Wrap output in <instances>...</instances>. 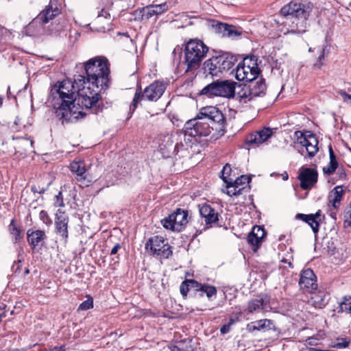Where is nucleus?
Returning <instances> with one entry per match:
<instances>
[{"label":"nucleus","instance_id":"3","mask_svg":"<svg viewBox=\"0 0 351 351\" xmlns=\"http://www.w3.org/2000/svg\"><path fill=\"white\" fill-rule=\"evenodd\" d=\"M86 77L84 86L90 88L89 96L96 107L100 94L108 87L110 69L108 60L100 57L90 59L84 64Z\"/></svg>","mask_w":351,"mask_h":351},{"label":"nucleus","instance_id":"22","mask_svg":"<svg viewBox=\"0 0 351 351\" xmlns=\"http://www.w3.org/2000/svg\"><path fill=\"white\" fill-rule=\"evenodd\" d=\"M69 168L71 171L76 175L77 180L82 181L88 180L87 175L86 174V169L84 161L74 160L71 162Z\"/></svg>","mask_w":351,"mask_h":351},{"label":"nucleus","instance_id":"7","mask_svg":"<svg viewBox=\"0 0 351 351\" xmlns=\"http://www.w3.org/2000/svg\"><path fill=\"white\" fill-rule=\"evenodd\" d=\"M165 89V84L158 81H156L147 86L143 93H141V88L138 87L130 107V112L132 113L136 110L138 102L141 100L157 101L162 95Z\"/></svg>","mask_w":351,"mask_h":351},{"label":"nucleus","instance_id":"17","mask_svg":"<svg viewBox=\"0 0 351 351\" xmlns=\"http://www.w3.org/2000/svg\"><path fill=\"white\" fill-rule=\"evenodd\" d=\"M300 288L308 291L312 292L316 290L317 285L316 283V276L311 269H306L302 271L299 280Z\"/></svg>","mask_w":351,"mask_h":351},{"label":"nucleus","instance_id":"37","mask_svg":"<svg viewBox=\"0 0 351 351\" xmlns=\"http://www.w3.org/2000/svg\"><path fill=\"white\" fill-rule=\"evenodd\" d=\"M312 228L313 232L316 234L319 232V223L317 219L313 217V215H309L308 220L306 221Z\"/></svg>","mask_w":351,"mask_h":351},{"label":"nucleus","instance_id":"29","mask_svg":"<svg viewBox=\"0 0 351 351\" xmlns=\"http://www.w3.org/2000/svg\"><path fill=\"white\" fill-rule=\"evenodd\" d=\"M224 182L226 183L227 188L226 193L229 196H238L242 193L243 187H239V186L235 185L232 182V179Z\"/></svg>","mask_w":351,"mask_h":351},{"label":"nucleus","instance_id":"64","mask_svg":"<svg viewBox=\"0 0 351 351\" xmlns=\"http://www.w3.org/2000/svg\"><path fill=\"white\" fill-rule=\"evenodd\" d=\"M341 176H341L346 177V174H345L344 173H341V176Z\"/></svg>","mask_w":351,"mask_h":351},{"label":"nucleus","instance_id":"54","mask_svg":"<svg viewBox=\"0 0 351 351\" xmlns=\"http://www.w3.org/2000/svg\"><path fill=\"white\" fill-rule=\"evenodd\" d=\"M315 219H317L318 221H321V210H318L315 214H312Z\"/></svg>","mask_w":351,"mask_h":351},{"label":"nucleus","instance_id":"63","mask_svg":"<svg viewBox=\"0 0 351 351\" xmlns=\"http://www.w3.org/2000/svg\"><path fill=\"white\" fill-rule=\"evenodd\" d=\"M29 273V270L28 269H26L25 270V274H28Z\"/></svg>","mask_w":351,"mask_h":351},{"label":"nucleus","instance_id":"51","mask_svg":"<svg viewBox=\"0 0 351 351\" xmlns=\"http://www.w3.org/2000/svg\"><path fill=\"white\" fill-rule=\"evenodd\" d=\"M14 124L16 125H23L24 128H26V125L25 124V121L22 118L17 117L14 121Z\"/></svg>","mask_w":351,"mask_h":351},{"label":"nucleus","instance_id":"19","mask_svg":"<svg viewBox=\"0 0 351 351\" xmlns=\"http://www.w3.org/2000/svg\"><path fill=\"white\" fill-rule=\"evenodd\" d=\"M216 31L223 37L236 38L241 34V32L234 25L223 23H216L213 25Z\"/></svg>","mask_w":351,"mask_h":351},{"label":"nucleus","instance_id":"2","mask_svg":"<svg viewBox=\"0 0 351 351\" xmlns=\"http://www.w3.org/2000/svg\"><path fill=\"white\" fill-rule=\"evenodd\" d=\"M226 121L223 114L215 106H206L199 110L196 117L187 121L184 125L186 136L202 137L212 134L211 138L216 140L224 135Z\"/></svg>","mask_w":351,"mask_h":351},{"label":"nucleus","instance_id":"43","mask_svg":"<svg viewBox=\"0 0 351 351\" xmlns=\"http://www.w3.org/2000/svg\"><path fill=\"white\" fill-rule=\"evenodd\" d=\"M251 232L254 233V234L261 240H262L265 236L264 229L258 226L254 227Z\"/></svg>","mask_w":351,"mask_h":351},{"label":"nucleus","instance_id":"41","mask_svg":"<svg viewBox=\"0 0 351 351\" xmlns=\"http://www.w3.org/2000/svg\"><path fill=\"white\" fill-rule=\"evenodd\" d=\"M350 344V341L345 338H340L337 339V342L331 344L330 347L337 348H347Z\"/></svg>","mask_w":351,"mask_h":351},{"label":"nucleus","instance_id":"36","mask_svg":"<svg viewBox=\"0 0 351 351\" xmlns=\"http://www.w3.org/2000/svg\"><path fill=\"white\" fill-rule=\"evenodd\" d=\"M195 285H197V282L193 280L182 282L180 287L181 293L184 296L186 295L189 291V287H193Z\"/></svg>","mask_w":351,"mask_h":351},{"label":"nucleus","instance_id":"52","mask_svg":"<svg viewBox=\"0 0 351 351\" xmlns=\"http://www.w3.org/2000/svg\"><path fill=\"white\" fill-rule=\"evenodd\" d=\"M121 248V245L119 243H117L111 250L110 254L114 255L117 253L118 250Z\"/></svg>","mask_w":351,"mask_h":351},{"label":"nucleus","instance_id":"4","mask_svg":"<svg viewBox=\"0 0 351 351\" xmlns=\"http://www.w3.org/2000/svg\"><path fill=\"white\" fill-rule=\"evenodd\" d=\"M308 6L296 1H291L280 12L283 17L284 34H302L306 32V21L310 14Z\"/></svg>","mask_w":351,"mask_h":351},{"label":"nucleus","instance_id":"50","mask_svg":"<svg viewBox=\"0 0 351 351\" xmlns=\"http://www.w3.org/2000/svg\"><path fill=\"white\" fill-rule=\"evenodd\" d=\"M344 217L351 219V203L347 206L345 210Z\"/></svg>","mask_w":351,"mask_h":351},{"label":"nucleus","instance_id":"60","mask_svg":"<svg viewBox=\"0 0 351 351\" xmlns=\"http://www.w3.org/2000/svg\"><path fill=\"white\" fill-rule=\"evenodd\" d=\"M7 32V29H3L1 25H0V35H2L3 34V32Z\"/></svg>","mask_w":351,"mask_h":351},{"label":"nucleus","instance_id":"48","mask_svg":"<svg viewBox=\"0 0 351 351\" xmlns=\"http://www.w3.org/2000/svg\"><path fill=\"white\" fill-rule=\"evenodd\" d=\"M308 217H309V215L298 213V214L296 215L295 218L297 219H301V220H302V221L306 222V220H308Z\"/></svg>","mask_w":351,"mask_h":351},{"label":"nucleus","instance_id":"58","mask_svg":"<svg viewBox=\"0 0 351 351\" xmlns=\"http://www.w3.org/2000/svg\"><path fill=\"white\" fill-rule=\"evenodd\" d=\"M330 216L334 219H336V213L335 212H330Z\"/></svg>","mask_w":351,"mask_h":351},{"label":"nucleus","instance_id":"5","mask_svg":"<svg viewBox=\"0 0 351 351\" xmlns=\"http://www.w3.org/2000/svg\"><path fill=\"white\" fill-rule=\"evenodd\" d=\"M208 51V47L200 40L191 39L185 46L184 58L189 69H197Z\"/></svg>","mask_w":351,"mask_h":351},{"label":"nucleus","instance_id":"11","mask_svg":"<svg viewBox=\"0 0 351 351\" xmlns=\"http://www.w3.org/2000/svg\"><path fill=\"white\" fill-rule=\"evenodd\" d=\"M145 249L161 258H168L172 254L171 247L161 236L150 238L145 244Z\"/></svg>","mask_w":351,"mask_h":351},{"label":"nucleus","instance_id":"57","mask_svg":"<svg viewBox=\"0 0 351 351\" xmlns=\"http://www.w3.org/2000/svg\"><path fill=\"white\" fill-rule=\"evenodd\" d=\"M308 351H324V350L317 349V348H308Z\"/></svg>","mask_w":351,"mask_h":351},{"label":"nucleus","instance_id":"30","mask_svg":"<svg viewBox=\"0 0 351 351\" xmlns=\"http://www.w3.org/2000/svg\"><path fill=\"white\" fill-rule=\"evenodd\" d=\"M197 287H199L198 290L201 291L202 292H204L206 294V296L208 298H210L211 297L217 294V289L214 286L208 285H197Z\"/></svg>","mask_w":351,"mask_h":351},{"label":"nucleus","instance_id":"62","mask_svg":"<svg viewBox=\"0 0 351 351\" xmlns=\"http://www.w3.org/2000/svg\"><path fill=\"white\" fill-rule=\"evenodd\" d=\"M2 104H3V99L1 97H0V108L1 107Z\"/></svg>","mask_w":351,"mask_h":351},{"label":"nucleus","instance_id":"10","mask_svg":"<svg viewBox=\"0 0 351 351\" xmlns=\"http://www.w3.org/2000/svg\"><path fill=\"white\" fill-rule=\"evenodd\" d=\"M163 227L173 231L180 232L188 223V212L178 208L175 212L161 221Z\"/></svg>","mask_w":351,"mask_h":351},{"label":"nucleus","instance_id":"25","mask_svg":"<svg viewBox=\"0 0 351 351\" xmlns=\"http://www.w3.org/2000/svg\"><path fill=\"white\" fill-rule=\"evenodd\" d=\"M344 194V190L341 186H336L332 191L329 197L330 202L335 209H337L340 206V202Z\"/></svg>","mask_w":351,"mask_h":351},{"label":"nucleus","instance_id":"61","mask_svg":"<svg viewBox=\"0 0 351 351\" xmlns=\"http://www.w3.org/2000/svg\"><path fill=\"white\" fill-rule=\"evenodd\" d=\"M27 141H29V145L32 147H33V144H34V141L32 139H29V138H27Z\"/></svg>","mask_w":351,"mask_h":351},{"label":"nucleus","instance_id":"42","mask_svg":"<svg viewBox=\"0 0 351 351\" xmlns=\"http://www.w3.org/2000/svg\"><path fill=\"white\" fill-rule=\"evenodd\" d=\"M231 171V167L229 164H226L222 171H221V178L223 179V182H228V180H232L231 178H228L230 176V173Z\"/></svg>","mask_w":351,"mask_h":351},{"label":"nucleus","instance_id":"14","mask_svg":"<svg viewBox=\"0 0 351 351\" xmlns=\"http://www.w3.org/2000/svg\"><path fill=\"white\" fill-rule=\"evenodd\" d=\"M273 133L271 128H264L263 130L248 135L245 139V144L254 148L268 140L273 135Z\"/></svg>","mask_w":351,"mask_h":351},{"label":"nucleus","instance_id":"34","mask_svg":"<svg viewBox=\"0 0 351 351\" xmlns=\"http://www.w3.org/2000/svg\"><path fill=\"white\" fill-rule=\"evenodd\" d=\"M32 24L30 22L27 27H25V34L28 36H35L39 34L43 29V25L45 23H41V27L39 28V24H35L32 27H29Z\"/></svg>","mask_w":351,"mask_h":351},{"label":"nucleus","instance_id":"6","mask_svg":"<svg viewBox=\"0 0 351 351\" xmlns=\"http://www.w3.org/2000/svg\"><path fill=\"white\" fill-rule=\"evenodd\" d=\"M237 61L235 56L228 53H223L207 60L204 64V69L212 76H218L223 72L230 70Z\"/></svg>","mask_w":351,"mask_h":351},{"label":"nucleus","instance_id":"32","mask_svg":"<svg viewBox=\"0 0 351 351\" xmlns=\"http://www.w3.org/2000/svg\"><path fill=\"white\" fill-rule=\"evenodd\" d=\"M339 311L351 314V296H344L339 303Z\"/></svg>","mask_w":351,"mask_h":351},{"label":"nucleus","instance_id":"46","mask_svg":"<svg viewBox=\"0 0 351 351\" xmlns=\"http://www.w3.org/2000/svg\"><path fill=\"white\" fill-rule=\"evenodd\" d=\"M339 95L345 102L351 104V95L347 94L344 90L339 91Z\"/></svg>","mask_w":351,"mask_h":351},{"label":"nucleus","instance_id":"18","mask_svg":"<svg viewBox=\"0 0 351 351\" xmlns=\"http://www.w3.org/2000/svg\"><path fill=\"white\" fill-rule=\"evenodd\" d=\"M201 217L204 219L206 225L211 226L219 220L218 213L207 204H203L199 206V209Z\"/></svg>","mask_w":351,"mask_h":351},{"label":"nucleus","instance_id":"49","mask_svg":"<svg viewBox=\"0 0 351 351\" xmlns=\"http://www.w3.org/2000/svg\"><path fill=\"white\" fill-rule=\"evenodd\" d=\"M230 330V324H224L220 329V332L222 334H226L228 333Z\"/></svg>","mask_w":351,"mask_h":351},{"label":"nucleus","instance_id":"16","mask_svg":"<svg viewBox=\"0 0 351 351\" xmlns=\"http://www.w3.org/2000/svg\"><path fill=\"white\" fill-rule=\"evenodd\" d=\"M270 298L267 294H261L248 302L247 311L248 313L267 311L269 307Z\"/></svg>","mask_w":351,"mask_h":351},{"label":"nucleus","instance_id":"13","mask_svg":"<svg viewBox=\"0 0 351 351\" xmlns=\"http://www.w3.org/2000/svg\"><path fill=\"white\" fill-rule=\"evenodd\" d=\"M294 136L296 141L294 143L304 147L309 157L314 156L318 152V141L312 134H305L300 131H295Z\"/></svg>","mask_w":351,"mask_h":351},{"label":"nucleus","instance_id":"1","mask_svg":"<svg viewBox=\"0 0 351 351\" xmlns=\"http://www.w3.org/2000/svg\"><path fill=\"white\" fill-rule=\"evenodd\" d=\"M84 76L78 75L74 82L63 80L52 88L51 94L54 98L58 97L59 101L58 106H54L55 112L62 122H73L83 117L85 115L84 108L97 112V107L88 95L90 88L84 86Z\"/></svg>","mask_w":351,"mask_h":351},{"label":"nucleus","instance_id":"33","mask_svg":"<svg viewBox=\"0 0 351 351\" xmlns=\"http://www.w3.org/2000/svg\"><path fill=\"white\" fill-rule=\"evenodd\" d=\"M251 181V178L247 176H241L240 177H238L237 179H235L234 181L232 180V182L237 185L239 187H243V191L245 190L250 182Z\"/></svg>","mask_w":351,"mask_h":351},{"label":"nucleus","instance_id":"23","mask_svg":"<svg viewBox=\"0 0 351 351\" xmlns=\"http://www.w3.org/2000/svg\"><path fill=\"white\" fill-rule=\"evenodd\" d=\"M311 301L316 308H322L325 306L328 301V295L323 291H312Z\"/></svg>","mask_w":351,"mask_h":351},{"label":"nucleus","instance_id":"47","mask_svg":"<svg viewBox=\"0 0 351 351\" xmlns=\"http://www.w3.org/2000/svg\"><path fill=\"white\" fill-rule=\"evenodd\" d=\"M324 58V49H323L321 51V53L319 56L318 61L316 62L314 65L317 66L318 68H320L323 63L322 62V60Z\"/></svg>","mask_w":351,"mask_h":351},{"label":"nucleus","instance_id":"20","mask_svg":"<svg viewBox=\"0 0 351 351\" xmlns=\"http://www.w3.org/2000/svg\"><path fill=\"white\" fill-rule=\"evenodd\" d=\"M68 222L69 219L64 213L59 211L56 217V229L62 237L66 240L68 238Z\"/></svg>","mask_w":351,"mask_h":351},{"label":"nucleus","instance_id":"39","mask_svg":"<svg viewBox=\"0 0 351 351\" xmlns=\"http://www.w3.org/2000/svg\"><path fill=\"white\" fill-rule=\"evenodd\" d=\"M151 5L154 9L155 13L157 16L164 13L169 9V6L167 3H162L160 4H152Z\"/></svg>","mask_w":351,"mask_h":351},{"label":"nucleus","instance_id":"28","mask_svg":"<svg viewBox=\"0 0 351 351\" xmlns=\"http://www.w3.org/2000/svg\"><path fill=\"white\" fill-rule=\"evenodd\" d=\"M330 162L328 165L323 168V172L327 175L332 174L338 167V162L335 153L331 147L329 148Z\"/></svg>","mask_w":351,"mask_h":351},{"label":"nucleus","instance_id":"31","mask_svg":"<svg viewBox=\"0 0 351 351\" xmlns=\"http://www.w3.org/2000/svg\"><path fill=\"white\" fill-rule=\"evenodd\" d=\"M142 20H149L154 16H157L154 9L151 5H147L142 8L140 12Z\"/></svg>","mask_w":351,"mask_h":351},{"label":"nucleus","instance_id":"55","mask_svg":"<svg viewBox=\"0 0 351 351\" xmlns=\"http://www.w3.org/2000/svg\"><path fill=\"white\" fill-rule=\"evenodd\" d=\"M281 262L288 264L290 267H293V265H292L291 261L290 259L282 258L281 260Z\"/></svg>","mask_w":351,"mask_h":351},{"label":"nucleus","instance_id":"59","mask_svg":"<svg viewBox=\"0 0 351 351\" xmlns=\"http://www.w3.org/2000/svg\"><path fill=\"white\" fill-rule=\"evenodd\" d=\"M234 322L235 319L233 318H230L228 324H230V326H231Z\"/></svg>","mask_w":351,"mask_h":351},{"label":"nucleus","instance_id":"27","mask_svg":"<svg viewBox=\"0 0 351 351\" xmlns=\"http://www.w3.org/2000/svg\"><path fill=\"white\" fill-rule=\"evenodd\" d=\"M255 97L252 95L251 88L248 86H244L241 90L237 92L236 95V99L242 104H245L247 101H251Z\"/></svg>","mask_w":351,"mask_h":351},{"label":"nucleus","instance_id":"12","mask_svg":"<svg viewBox=\"0 0 351 351\" xmlns=\"http://www.w3.org/2000/svg\"><path fill=\"white\" fill-rule=\"evenodd\" d=\"M60 13V5L56 0H51L49 3L42 10L40 14L32 21L30 27L35 24H39V28L41 27V23L46 24L50 20L58 16Z\"/></svg>","mask_w":351,"mask_h":351},{"label":"nucleus","instance_id":"9","mask_svg":"<svg viewBox=\"0 0 351 351\" xmlns=\"http://www.w3.org/2000/svg\"><path fill=\"white\" fill-rule=\"evenodd\" d=\"M258 69L254 60L245 58L240 62L235 70V77L239 81L252 82L256 79Z\"/></svg>","mask_w":351,"mask_h":351},{"label":"nucleus","instance_id":"44","mask_svg":"<svg viewBox=\"0 0 351 351\" xmlns=\"http://www.w3.org/2000/svg\"><path fill=\"white\" fill-rule=\"evenodd\" d=\"M54 201V206L56 207H63L64 206V204L63 202V197L62 194V191H60L58 195H56Z\"/></svg>","mask_w":351,"mask_h":351},{"label":"nucleus","instance_id":"24","mask_svg":"<svg viewBox=\"0 0 351 351\" xmlns=\"http://www.w3.org/2000/svg\"><path fill=\"white\" fill-rule=\"evenodd\" d=\"M27 234L29 243L33 248L38 246L39 243L46 238L45 233L43 230L31 231L29 230Z\"/></svg>","mask_w":351,"mask_h":351},{"label":"nucleus","instance_id":"45","mask_svg":"<svg viewBox=\"0 0 351 351\" xmlns=\"http://www.w3.org/2000/svg\"><path fill=\"white\" fill-rule=\"evenodd\" d=\"M39 217L40 220L43 221V223L47 224L49 223H51V219L47 214V213L45 210H41L39 213Z\"/></svg>","mask_w":351,"mask_h":351},{"label":"nucleus","instance_id":"26","mask_svg":"<svg viewBox=\"0 0 351 351\" xmlns=\"http://www.w3.org/2000/svg\"><path fill=\"white\" fill-rule=\"evenodd\" d=\"M251 88L252 95L256 97L263 96L265 94L266 84L264 79H259L249 86Z\"/></svg>","mask_w":351,"mask_h":351},{"label":"nucleus","instance_id":"56","mask_svg":"<svg viewBox=\"0 0 351 351\" xmlns=\"http://www.w3.org/2000/svg\"><path fill=\"white\" fill-rule=\"evenodd\" d=\"M49 351H65L64 346L60 347H54L53 348L50 349Z\"/></svg>","mask_w":351,"mask_h":351},{"label":"nucleus","instance_id":"15","mask_svg":"<svg viewBox=\"0 0 351 351\" xmlns=\"http://www.w3.org/2000/svg\"><path fill=\"white\" fill-rule=\"evenodd\" d=\"M298 179L300 181V187L304 190L308 189L317 182V172L314 169L302 167Z\"/></svg>","mask_w":351,"mask_h":351},{"label":"nucleus","instance_id":"21","mask_svg":"<svg viewBox=\"0 0 351 351\" xmlns=\"http://www.w3.org/2000/svg\"><path fill=\"white\" fill-rule=\"evenodd\" d=\"M274 324L272 320L269 319H263L252 322L247 325V329L250 331L254 330H270L274 329Z\"/></svg>","mask_w":351,"mask_h":351},{"label":"nucleus","instance_id":"40","mask_svg":"<svg viewBox=\"0 0 351 351\" xmlns=\"http://www.w3.org/2000/svg\"><path fill=\"white\" fill-rule=\"evenodd\" d=\"M261 241L258 239L254 233L250 232L247 237V242L253 246L254 251H256L258 247V244Z\"/></svg>","mask_w":351,"mask_h":351},{"label":"nucleus","instance_id":"53","mask_svg":"<svg viewBox=\"0 0 351 351\" xmlns=\"http://www.w3.org/2000/svg\"><path fill=\"white\" fill-rule=\"evenodd\" d=\"M344 227H346V228L351 227V219L345 217Z\"/></svg>","mask_w":351,"mask_h":351},{"label":"nucleus","instance_id":"8","mask_svg":"<svg viewBox=\"0 0 351 351\" xmlns=\"http://www.w3.org/2000/svg\"><path fill=\"white\" fill-rule=\"evenodd\" d=\"M236 82L229 80H217L206 86L201 94L208 97H221L231 98L235 95Z\"/></svg>","mask_w":351,"mask_h":351},{"label":"nucleus","instance_id":"35","mask_svg":"<svg viewBox=\"0 0 351 351\" xmlns=\"http://www.w3.org/2000/svg\"><path fill=\"white\" fill-rule=\"evenodd\" d=\"M9 231L10 234L14 237V240L16 241L18 239H19L21 236V230L20 229L16 226L15 223V220L13 219H12L10 225H9Z\"/></svg>","mask_w":351,"mask_h":351},{"label":"nucleus","instance_id":"38","mask_svg":"<svg viewBox=\"0 0 351 351\" xmlns=\"http://www.w3.org/2000/svg\"><path fill=\"white\" fill-rule=\"evenodd\" d=\"M93 308V300L90 296H87V300L82 302L78 308L77 311H86Z\"/></svg>","mask_w":351,"mask_h":351}]
</instances>
